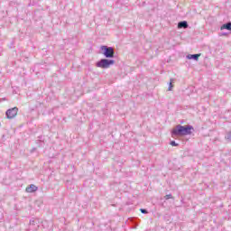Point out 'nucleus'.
<instances>
[{
	"label": "nucleus",
	"instance_id": "obj_1",
	"mask_svg": "<svg viewBox=\"0 0 231 231\" xmlns=\"http://www.w3.org/2000/svg\"><path fill=\"white\" fill-rule=\"evenodd\" d=\"M192 131H194V127L192 125H178L171 131L172 138H176V136H187L189 134H192Z\"/></svg>",
	"mask_w": 231,
	"mask_h": 231
},
{
	"label": "nucleus",
	"instance_id": "obj_2",
	"mask_svg": "<svg viewBox=\"0 0 231 231\" xmlns=\"http://www.w3.org/2000/svg\"><path fill=\"white\" fill-rule=\"evenodd\" d=\"M115 64V60L101 59L96 63L97 68H101L102 69H107Z\"/></svg>",
	"mask_w": 231,
	"mask_h": 231
},
{
	"label": "nucleus",
	"instance_id": "obj_3",
	"mask_svg": "<svg viewBox=\"0 0 231 231\" xmlns=\"http://www.w3.org/2000/svg\"><path fill=\"white\" fill-rule=\"evenodd\" d=\"M101 51L106 59H113L115 57V49L106 45L101 46Z\"/></svg>",
	"mask_w": 231,
	"mask_h": 231
},
{
	"label": "nucleus",
	"instance_id": "obj_4",
	"mask_svg": "<svg viewBox=\"0 0 231 231\" xmlns=\"http://www.w3.org/2000/svg\"><path fill=\"white\" fill-rule=\"evenodd\" d=\"M19 112V108H17V106H14L13 108H9L6 112H5V116L6 118H8L9 120H12V118H15V116H17V113Z\"/></svg>",
	"mask_w": 231,
	"mask_h": 231
},
{
	"label": "nucleus",
	"instance_id": "obj_5",
	"mask_svg": "<svg viewBox=\"0 0 231 231\" xmlns=\"http://www.w3.org/2000/svg\"><path fill=\"white\" fill-rule=\"evenodd\" d=\"M37 190H38L37 186H35V185H33V184L29 185V186L26 188V189H25V191H26V192H29V193L37 192Z\"/></svg>",
	"mask_w": 231,
	"mask_h": 231
},
{
	"label": "nucleus",
	"instance_id": "obj_6",
	"mask_svg": "<svg viewBox=\"0 0 231 231\" xmlns=\"http://www.w3.org/2000/svg\"><path fill=\"white\" fill-rule=\"evenodd\" d=\"M178 28L179 29L184 28V30H186V28H189V23H187V21L180 22L178 23Z\"/></svg>",
	"mask_w": 231,
	"mask_h": 231
},
{
	"label": "nucleus",
	"instance_id": "obj_7",
	"mask_svg": "<svg viewBox=\"0 0 231 231\" xmlns=\"http://www.w3.org/2000/svg\"><path fill=\"white\" fill-rule=\"evenodd\" d=\"M199 57H201V54H189L187 56V59L193 60H199Z\"/></svg>",
	"mask_w": 231,
	"mask_h": 231
},
{
	"label": "nucleus",
	"instance_id": "obj_8",
	"mask_svg": "<svg viewBox=\"0 0 231 231\" xmlns=\"http://www.w3.org/2000/svg\"><path fill=\"white\" fill-rule=\"evenodd\" d=\"M220 30H228L229 32H231V22L226 23V24H223L221 27H220Z\"/></svg>",
	"mask_w": 231,
	"mask_h": 231
},
{
	"label": "nucleus",
	"instance_id": "obj_9",
	"mask_svg": "<svg viewBox=\"0 0 231 231\" xmlns=\"http://www.w3.org/2000/svg\"><path fill=\"white\" fill-rule=\"evenodd\" d=\"M226 140H228V142H231V132H228V133L226 134Z\"/></svg>",
	"mask_w": 231,
	"mask_h": 231
},
{
	"label": "nucleus",
	"instance_id": "obj_10",
	"mask_svg": "<svg viewBox=\"0 0 231 231\" xmlns=\"http://www.w3.org/2000/svg\"><path fill=\"white\" fill-rule=\"evenodd\" d=\"M174 79H171V81H170V86H169V88H168V91H171L172 90V81H173Z\"/></svg>",
	"mask_w": 231,
	"mask_h": 231
},
{
	"label": "nucleus",
	"instance_id": "obj_11",
	"mask_svg": "<svg viewBox=\"0 0 231 231\" xmlns=\"http://www.w3.org/2000/svg\"><path fill=\"white\" fill-rule=\"evenodd\" d=\"M165 199H172V194H168L164 196Z\"/></svg>",
	"mask_w": 231,
	"mask_h": 231
},
{
	"label": "nucleus",
	"instance_id": "obj_12",
	"mask_svg": "<svg viewBox=\"0 0 231 231\" xmlns=\"http://www.w3.org/2000/svg\"><path fill=\"white\" fill-rule=\"evenodd\" d=\"M171 145H172V147H178L179 144L176 143V141H171Z\"/></svg>",
	"mask_w": 231,
	"mask_h": 231
},
{
	"label": "nucleus",
	"instance_id": "obj_13",
	"mask_svg": "<svg viewBox=\"0 0 231 231\" xmlns=\"http://www.w3.org/2000/svg\"><path fill=\"white\" fill-rule=\"evenodd\" d=\"M140 210H141L142 214H149L147 209L141 208Z\"/></svg>",
	"mask_w": 231,
	"mask_h": 231
},
{
	"label": "nucleus",
	"instance_id": "obj_14",
	"mask_svg": "<svg viewBox=\"0 0 231 231\" xmlns=\"http://www.w3.org/2000/svg\"><path fill=\"white\" fill-rule=\"evenodd\" d=\"M37 223V220H30V226H33Z\"/></svg>",
	"mask_w": 231,
	"mask_h": 231
}]
</instances>
